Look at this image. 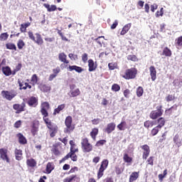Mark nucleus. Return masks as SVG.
<instances>
[{
    "label": "nucleus",
    "mask_w": 182,
    "mask_h": 182,
    "mask_svg": "<svg viewBox=\"0 0 182 182\" xmlns=\"http://www.w3.org/2000/svg\"><path fill=\"white\" fill-rule=\"evenodd\" d=\"M81 149L83 153H90L93 150V146L89 143L87 138H84L81 141Z\"/></svg>",
    "instance_id": "1"
},
{
    "label": "nucleus",
    "mask_w": 182,
    "mask_h": 182,
    "mask_svg": "<svg viewBox=\"0 0 182 182\" xmlns=\"http://www.w3.org/2000/svg\"><path fill=\"white\" fill-rule=\"evenodd\" d=\"M73 119L72 117L68 116L65 118V124L66 126V129H64V132L70 133V132H73L75 130V125L72 124Z\"/></svg>",
    "instance_id": "2"
},
{
    "label": "nucleus",
    "mask_w": 182,
    "mask_h": 182,
    "mask_svg": "<svg viewBox=\"0 0 182 182\" xmlns=\"http://www.w3.org/2000/svg\"><path fill=\"white\" fill-rule=\"evenodd\" d=\"M163 106H158L156 107V110L151 111L150 113L149 117L153 120H156L157 117H160L163 116V112H164L163 109Z\"/></svg>",
    "instance_id": "3"
},
{
    "label": "nucleus",
    "mask_w": 182,
    "mask_h": 182,
    "mask_svg": "<svg viewBox=\"0 0 182 182\" xmlns=\"http://www.w3.org/2000/svg\"><path fill=\"white\" fill-rule=\"evenodd\" d=\"M18 95V92L15 90H11V91H1V96L4 97V99H6V100H9L11 102L14 97H15Z\"/></svg>",
    "instance_id": "4"
},
{
    "label": "nucleus",
    "mask_w": 182,
    "mask_h": 182,
    "mask_svg": "<svg viewBox=\"0 0 182 182\" xmlns=\"http://www.w3.org/2000/svg\"><path fill=\"white\" fill-rule=\"evenodd\" d=\"M108 166H109V161H107V159H105L102 161L101 166L97 172L98 178H102V177H103V173L105 172V170L107 168Z\"/></svg>",
    "instance_id": "5"
},
{
    "label": "nucleus",
    "mask_w": 182,
    "mask_h": 182,
    "mask_svg": "<svg viewBox=\"0 0 182 182\" xmlns=\"http://www.w3.org/2000/svg\"><path fill=\"white\" fill-rule=\"evenodd\" d=\"M137 75V70L136 68H130L125 71V75H123L124 79H134Z\"/></svg>",
    "instance_id": "6"
},
{
    "label": "nucleus",
    "mask_w": 182,
    "mask_h": 182,
    "mask_svg": "<svg viewBox=\"0 0 182 182\" xmlns=\"http://www.w3.org/2000/svg\"><path fill=\"white\" fill-rule=\"evenodd\" d=\"M141 149L144 150L142 159L143 160H147V157L150 156V146L149 145L145 144L141 146Z\"/></svg>",
    "instance_id": "7"
},
{
    "label": "nucleus",
    "mask_w": 182,
    "mask_h": 182,
    "mask_svg": "<svg viewBox=\"0 0 182 182\" xmlns=\"http://www.w3.org/2000/svg\"><path fill=\"white\" fill-rule=\"evenodd\" d=\"M0 159H2L4 161L9 163V157H8V149L1 148L0 149Z\"/></svg>",
    "instance_id": "8"
},
{
    "label": "nucleus",
    "mask_w": 182,
    "mask_h": 182,
    "mask_svg": "<svg viewBox=\"0 0 182 182\" xmlns=\"http://www.w3.org/2000/svg\"><path fill=\"white\" fill-rule=\"evenodd\" d=\"M39 132V122L34 121L31 125V134L33 136H36Z\"/></svg>",
    "instance_id": "9"
},
{
    "label": "nucleus",
    "mask_w": 182,
    "mask_h": 182,
    "mask_svg": "<svg viewBox=\"0 0 182 182\" xmlns=\"http://www.w3.org/2000/svg\"><path fill=\"white\" fill-rule=\"evenodd\" d=\"M80 179L76 175H71L63 179V182H80Z\"/></svg>",
    "instance_id": "10"
},
{
    "label": "nucleus",
    "mask_w": 182,
    "mask_h": 182,
    "mask_svg": "<svg viewBox=\"0 0 182 182\" xmlns=\"http://www.w3.org/2000/svg\"><path fill=\"white\" fill-rule=\"evenodd\" d=\"M68 159H71L73 161H77V156L75 154V153H68L63 159L61 161H65V160H68Z\"/></svg>",
    "instance_id": "11"
},
{
    "label": "nucleus",
    "mask_w": 182,
    "mask_h": 182,
    "mask_svg": "<svg viewBox=\"0 0 182 182\" xmlns=\"http://www.w3.org/2000/svg\"><path fill=\"white\" fill-rule=\"evenodd\" d=\"M150 76L152 82H154L156 79H157V71L156 70V68L154 66H151L149 68Z\"/></svg>",
    "instance_id": "12"
},
{
    "label": "nucleus",
    "mask_w": 182,
    "mask_h": 182,
    "mask_svg": "<svg viewBox=\"0 0 182 182\" xmlns=\"http://www.w3.org/2000/svg\"><path fill=\"white\" fill-rule=\"evenodd\" d=\"M27 104L31 107H36V106H38V98L35 97H30L27 102Z\"/></svg>",
    "instance_id": "13"
},
{
    "label": "nucleus",
    "mask_w": 182,
    "mask_h": 182,
    "mask_svg": "<svg viewBox=\"0 0 182 182\" xmlns=\"http://www.w3.org/2000/svg\"><path fill=\"white\" fill-rule=\"evenodd\" d=\"M68 70L70 72H73V70H75L77 73H82L85 70L77 65H69Z\"/></svg>",
    "instance_id": "14"
},
{
    "label": "nucleus",
    "mask_w": 182,
    "mask_h": 182,
    "mask_svg": "<svg viewBox=\"0 0 182 182\" xmlns=\"http://www.w3.org/2000/svg\"><path fill=\"white\" fill-rule=\"evenodd\" d=\"M13 108L14 110H17L16 113H21V112H23L25 109V104L23 102L21 105L15 104L13 105Z\"/></svg>",
    "instance_id": "15"
},
{
    "label": "nucleus",
    "mask_w": 182,
    "mask_h": 182,
    "mask_svg": "<svg viewBox=\"0 0 182 182\" xmlns=\"http://www.w3.org/2000/svg\"><path fill=\"white\" fill-rule=\"evenodd\" d=\"M35 35H36V38H35V41H33V42H34L35 43L39 46L43 45V38H42V36H41L39 33H36Z\"/></svg>",
    "instance_id": "16"
},
{
    "label": "nucleus",
    "mask_w": 182,
    "mask_h": 182,
    "mask_svg": "<svg viewBox=\"0 0 182 182\" xmlns=\"http://www.w3.org/2000/svg\"><path fill=\"white\" fill-rule=\"evenodd\" d=\"M68 55L65 54V53H60L58 54V59L60 62H63V63H69V60H67Z\"/></svg>",
    "instance_id": "17"
},
{
    "label": "nucleus",
    "mask_w": 182,
    "mask_h": 182,
    "mask_svg": "<svg viewBox=\"0 0 182 182\" xmlns=\"http://www.w3.org/2000/svg\"><path fill=\"white\" fill-rule=\"evenodd\" d=\"M114 129H116V124L109 123L107 124L105 132H107L108 134H110V133H112V132H113Z\"/></svg>",
    "instance_id": "18"
},
{
    "label": "nucleus",
    "mask_w": 182,
    "mask_h": 182,
    "mask_svg": "<svg viewBox=\"0 0 182 182\" xmlns=\"http://www.w3.org/2000/svg\"><path fill=\"white\" fill-rule=\"evenodd\" d=\"M88 68H89V72H93L96 70V68H97L96 65H95V61L93 60L90 59L88 60Z\"/></svg>",
    "instance_id": "19"
},
{
    "label": "nucleus",
    "mask_w": 182,
    "mask_h": 182,
    "mask_svg": "<svg viewBox=\"0 0 182 182\" xmlns=\"http://www.w3.org/2000/svg\"><path fill=\"white\" fill-rule=\"evenodd\" d=\"M130 28H132V23H128V24L125 25L123 27V28L120 33V35H122V36L126 35L130 30Z\"/></svg>",
    "instance_id": "20"
},
{
    "label": "nucleus",
    "mask_w": 182,
    "mask_h": 182,
    "mask_svg": "<svg viewBox=\"0 0 182 182\" xmlns=\"http://www.w3.org/2000/svg\"><path fill=\"white\" fill-rule=\"evenodd\" d=\"M2 72L5 76H11L12 75V71L11 70V68L9 66L3 67Z\"/></svg>",
    "instance_id": "21"
},
{
    "label": "nucleus",
    "mask_w": 182,
    "mask_h": 182,
    "mask_svg": "<svg viewBox=\"0 0 182 182\" xmlns=\"http://www.w3.org/2000/svg\"><path fill=\"white\" fill-rule=\"evenodd\" d=\"M55 168V166H53V163L48 162L46 166V173L47 174H50L52 173V171H53Z\"/></svg>",
    "instance_id": "22"
},
{
    "label": "nucleus",
    "mask_w": 182,
    "mask_h": 182,
    "mask_svg": "<svg viewBox=\"0 0 182 182\" xmlns=\"http://www.w3.org/2000/svg\"><path fill=\"white\" fill-rule=\"evenodd\" d=\"M17 137H18V141L20 144H26L27 143L26 138L23 136V134L19 133L17 134Z\"/></svg>",
    "instance_id": "23"
},
{
    "label": "nucleus",
    "mask_w": 182,
    "mask_h": 182,
    "mask_svg": "<svg viewBox=\"0 0 182 182\" xmlns=\"http://www.w3.org/2000/svg\"><path fill=\"white\" fill-rule=\"evenodd\" d=\"M26 164L28 167H36V161L34 159H27Z\"/></svg>",
    "instance_id": "24"
},
{
    "label": "nucleus",
    "mask_w": 182,
    "mask_h": 182,
    "mask_svg": "<svg viewBox=\"0 0 182 182\" xmlns=\"http://www.w3.org/2000/svg\"><path fill=\"white\" fill-rule=\"evenodd\" d=\"M15 156H16V160H18V161L22 160V150L20 149H15Z\"/></svg>",
    "instance_id": "25"
},
{
    "label": "nucleus",
    "mask_w": 182,
    "mask_h": 182,
    "mask_svg": "<svg viewBox=\"0 0 182 182\" xmlns=\"http://www.w3.org/2000/svg\"><path fill=\"white\" fill-rule=\"evenodd\" d=\"M43 6L46 8L48 12H53V11H56V6L55 5H49L48 4H44Z\"/></svg>",
    "instance_id": "26"
},
{
    "label": "nucleus",
    "mask_w": 182,
    "mask_h": 182,
    "mask_svg": "<svg viewBox=\"0 0 182 182\" xmlns=\"http://www.w3.org/2000/svg\"><path fill=\"white\" fill-rule=\"evenodd\" d=\"M157 123L158 125L156 126V127L161 129L164 126V124H166V119L163 117H161L157 119Z\"/></svg>",
    "instance_id": "27"
},
{
    "label": "nucleus",
    "mask_w": 182,
    "mask_h": 182,
    "mask_svg": "<svg viewBox=\"0 0 182 182\" xmlns=\"http://www.w3.org/2000/svg\"><path fill=\"white\" fill-rule=\"evenodd\" d=\"M139 178V173L133 172L129 176V182L136 181Z\"/></svg>",
    "instance_id": "28"
},
{
    "label": "nucleus",
    "mask_w": 182,
    "mask_h": 182,
    "mask_svg": "<svg viewBox=\"0 0 182 182\" xmlns=\"http://www.w3.org/2000/svg\"><path fill=\"white\" fill-rule=\"evenodd\" d=\"M117 129L120 131H124L125 129H127V123L123 121L119 124L117 125Z\"/></svg>",
    "instance_id": "29"
},
{
    "label": "nucleus",
    "mask_w": 182,
    "mask_h": 182,
    "mask_svg": "<svg viewBox=\"0 0 182 182\" xmlns=\"http://www.w3.org/2000/svg\"><path fill=\"white\" fill-rule=\"evenodd\" d=\"M155 124L156 122L148 120L144 122V126L146 129H149V127H153Z\"/></svg>",
    "instance_id": "30"
},
{
    "label": "nucleus",
    "mask_w": 182,
    "mask_h": 182,
    "mask_svg": "<svg viewBox=\"0 0 182 182\" xmlns=\"http://www.w3.org/2000/svg\"><path fill=\"white\" fill-rule=\"evenodd\" d=\"M63 109H65V104L58 105V107L54 109L53 114H57L60 113V112H62V110H63Z\"/></svg>",
    "instance_id": "31"
},
{
    "label": "nucleus",
    "mask_w": 182,
    "mask_h": 182,
    "mask_svg": "<svg viewBox=\"0 0 182 182\" xmlns=\"http://www.w3.org/2000/svg\"><path fill=\"white\" fill-rule=\"evenodd\" d=\"M173 142L175 143V144H176V146H178V147H180V146H181V140H180V136H178V134L174 136Z\"/></svg>",
    "instance_id": "32"
},
{
    "label": "nucleus",
    "mask_w": 182,
    "mask_h": 182,
    "mask_svg": "<svg viewBox=\"0 0 182 182\" xmlns=\"http://www.w3.org/2000/svg\"><path fill=\"white\" fill-rule=\"evenodd\" d=\"M99 133V129L97 128H94L92 129V132H90V136L93 140L96 139L97 134Z\"/></svg>",
    "instance_id": "33"
},
{
    "label": "nucleus",
    "mask_w": 182,
    "mask_h": 182,
    "mask_svg": "<svg viewBox=\"0 0 182 182\" xmlns=\"http://www.w3.org/2000/svg\"><path fill=\"white\" fill-rule=\"evenodd\" d=\"M70 97H76V96H79L80 95V90L79 88H77L74 91H70Z\"/></svg>",
    "instance_id": "34"
},
{
    "label": "nucleus",
    "mask_w": 182,
    "mask_h": 182,
    "mask_svg": "<svg viewBox=\"0 0 182 182\" xmlns=\"http://www.w3.org/2000/svg\"><path fill=\"white\" fill-rule=\"evenodd\" d=\"M163 55L165 56H171V50L167 47L164 48L163 50Z\"/></svg>",
    "instance_id": "35"
},
{
    "label": "nucleus",
    "mask_w": 182,
    "mask_h": 182,
    "mask_svg": "<svg viewBox=\"0 0 182 182\" xmlns=\"http://www.w3.org/2000/svg\"><path fill=\"white\" fill-rule=\"evenodd\" d=\"M6 48L10 49L11 50H16V46L14 43H9L6 44Z\"/></svg>",
    "instance_id": "36"
},
{
    "label": "nucleus",
    "mask_w": 182,
    "mask_h": 182,
    "mask_svg": "<svg viewBox=\"0 0 182 182\" xmlns=\"http://www.w3.org/2000/svg\"><path fill=\"white\" fill-rule=\"evenodd\" d=\"M41 90L45 92H50V86L43 85L41 86Z\"/></svg>",
    "instance_id": "37"
},
{
    "label": "nucleus",
    "mask_w": 182,
    "mask_h": 182,
    "mask_svg": "<svg viewBox=\"0 0 182 182\" xmlns=\"http://www.w3.org/2000/svg\"><path fill=\"white\" fill-rule=\"evenodd\" d=\"M123 159L125 163H130L133 160L132 157L129 156V154H124Z\"/></svg>",
    "instance_id": "38"
},
{
    "label": "nucleus",
    "mask_w": 182,
    "mask_h": 182,
    "mask_svg": "<svg viewBox=\"0 0 182 182\" xmlns=\"http://www.w3.org/2000/svg\"><path fill=\"white\" fill-rule=\"evenodd\" d=\"M47 127L50 130H52L53 132H56V130H58V126H56V124H52V122H50V124H48V126Z\"/></svg>",
    "instance_id": "39"
},
{
    "label": "nucleus",
    "mask_w": 182,
    "mask_h": 182,
    "mask_svg": "<svg viewBox=\"0 0 182 182\" xmlns=\"http://www.w3.org/2000/svg\"><path fill=\"white\" fill-rule=\"evenodd\" d=\"M160 130H161V128L155 127L151 132V136H156L159 133V132H160Z\"/></svg>",
    "instance_id": "40"
},
{
    "label": "nucleus",
    "mask_w": 182,
    "mask_h": 182,
    "mask_svg": "<svg viewBox=\"0 0 182 182\" xmlns=\"http://www.w3.org/2000/svg\"><path fill=\"white\" fill-rule=\"evenodd\" d=\"M108 68L110 70H114V69H117V63H109L108 64Z\"/></svg>",
    "instance_id": "41"
},
{
    "label": "nucleus",
    "mask_w": 182,
    "mask_h": 182,
    "mask_svg": "<svg viewBox=\"0 0 182 182\" xmlns=\"http://www.w3.org/2000/svg\"><path fill=\"white\" fill-rule=\"evenodd\" d=\"M143 92H144L143 87H139L136 89V96H138V97H141V96H143Z\"/></svg>",
    "instance_id": "42"
},
{
    "label": "nucleus",
    "mask_w": 182,
    "mask_h": 182,
    "mask_svg": "<svg viewBox=\"0 0 182 182\" xmlns=\"http://www.w3.org/2000/svg\"><path fill=\"white\" fill-rule=\"evenodd\" d=\"M17 46L18 49H23V46H25V42H23V40H18Z\"/></svg>",
    "instance_id": "43"
},
{
    "label": "nucleus",
    "mask_w": 182,
    "mask_h": 182,
    "mask_svg": "<svg viewBox=\"0 0 182 182\" xmlns=\"http://www.w3.org/2000/svg\"><path fill=\"white\" fill-rule=\"evenodd\" d=\"M9 36V35H8V33H3L0 35V41H6Z\"/></svg>",
    "instance_id": "44"
},
{
    "label": "nucleus",
    "mask_w": 182,
    "mask_h": 182,
    "mask_svg": "<svg viewBox=\"0 0 182 182\" xmlns=\"http://www.w3.org/2000/svg\"><path fill=\"white\" fill-rule=\"evenodd\" d=\"M31 82L33 85H36L38 83V75L36 74H33L31 77Z\"/></svg>",
    "instance_id": "45"
},
{
    "label": "nucleus",
    "mask_w": 182,
    "mask_h": 182,
    "mask_svg": "<svg viewBox=\"0 0 182 182\" xmlns=\"http://www.w3.org/2000/svg\"><path fill=\"white\" fill-rule=\"evenodd\" d=\"M112 90H113V92H119V90H120V85L117 84L112 85Z\"/></svg>",
    "instance_id": "46"
},
{
    "label": "nucleus",
    "mask_w": 182,
    "mask_h": 182,
    "mask_svg": "<svg viewBox=\"0 0 182 182\" xmlns=\"http://www.w3.org/2000/svg\"><path fill=\"white\" fill-rule=\"evenodd\" d=\"M78 151H79V149H77V146L76 145L70 146V153H77Z\"/></svg>",
    "instance_id": "47"
},
{
    "label": "nucleus",
    "mask_w": 182,
    "mask_h": 182,
    "mask_svg": "<svg viewBox=\"0 0 182 182\" xmlns=\"http://www.w3.org/2000/svg\"><path fill=\"white\" fill-rule=\"evenodd\" d=\"M68 58H70V59L71 60H77L78 58H77V55H75L73 53H70L68 55Z\"/></svg>",
    "instance_id": "48"
},
{
    "label": "nucleus",
    "mask_w": 182,
    "mask_h": 182,
    "mask_svg": "<svg viewBox=\"0 0 182 182\" xmlns=\"http://www.w3.org/2000/svg\"><path fill=\"white\" fill-rule=\"evenodd\" d=\"M105 143H106V140L102 139V140L97 141L95 146L97 147H100V146H103V144H105Z\"/></svg>",
    "instance_id": "49"
},
{
    "label": "nucleus",
    "mask_w": 182,
    "mask_h": 182,
    "mask_svg": "<svg viewBox=\"0 0 182 182\" xmlns=\"http://www.w3.org/2000/svg\"><path fill=\"white\" fill-rule=\"evenodd\" d=\"M154 156H150L147 159L148 164H149L150 166H154Z\"/></svg>",
    "instance_id": "50"
},
{
    "label": "nucleus",
    "mask_w": 182,
    "mask_h": 182,
    "mask_svg": "<svg viewBox=\"0 0 182 182\" xmlns=\"http://www.w3.org/2000/svg\"><path fill=\"white\" fill-rule=\"evenodd\" d=\"M41 114L44 116L43 117H48V109H45L44 108H41Z\"/></svg>",
    "instance_id": "51"
},
{
    "label": "nucleus",
    "mask_w": 182,
    "mask_h": 182,
    "mask_svg": "<svg viewBox=\"0 0 182 182\" xmlns=\"http://www.w3.org/2000/svg\"><path fill=\"white\" fill-rule=\"evenodd\" d=\"M105 38V36H99L95 39V42L100 45V48H102V41H100V38Z\"/></svg>",
    "instance_id": "52"
},
{
    "label": "nucleus",
    "mask_w": 182,
    "mask_h": 182,
    "mask_svg": "<svg viewBox=\"0 0 182 182\" xmlns=\"http://www.w3.org/2000/svg\"><path fill=\"white\" fill-rule=\"evenodd\" d=\"M28 38L31 40V41H35V36H33V33L32 31H28Z\"/></svg>",
    "instance_id": "53"
},
{
    "label": "nucleus",
    "mask_w": 182,
    "mask_h": 182,
    "mask_svg": "<svg viewBox=\"0 0 182 182\" xmlns=\"http://www.w3.org/2000/svg\"><path fill=\"white\" fill-rule=\"evenodd\" d=\"M42 109H45L46 110H48V109H49V103L48 102H43L41 105Z\"/></svg>",
    "instance_id": "54"
},
{
    "label": "nucleus",
    "mask_w": 182,
    "mask_h": 182,
    "mask_svg": "<svg viewBox=\"0 0 182 182\" xmlns=\"http://www.w3.org/2000/svg\"><path fill=\"white\" fill-rule=\"evenodd\" d=\"M82 60L84 63H86V62H87V53L82 54Z\"/></svg>",
    "instance_id": "55"
},
{
    "label": "nucleus",
    "mask_w": 182,
    "mask_h": 182,
    "mask_svg": "<svg viewBox=\"0 0 182 182\" xmlns=\"http://www.w3.org/2000/svg\"><path fill=\"white\" fill-rule=\"evenodd\" d=\"M176 45H178V46H182V36L178 38L176 40Z\"/></svg>",
    "instance_id": "56"
},
{
    "label": "nucleus",
    "mask_w": 182,
    "mask_h": 182,
    "mask_svg": "<svg viewBox=\"0 0 182 182\" xmlns=\"http://www.w3.org/2000/svg\"><path fill=\"white\" fill-rule=\"evenodd\" d=\"M100 122H102V119H100L99 118L94 119L92 120V124H99V123H100Z\"/></svg>",
    "instance_id": "57"
},
{
    "label": "nucleus",
    "mask_w": 182,
    "mask_h": 182,
    "mask_svg": "<svg viewBox=\"0 0 182 182\" xmlns=\"http://www.w3.org/2000/svg\"><path fill=\"white\" fill-rule=\"evenodd\" d=\"M21 124H22V122H21V120H18L15 122L14 127H16V129H19V127H21Z\"/></svg>",
    "instance_id": "58"
},
{
    "label": "nucleus",
    "mask_w": 182,
    "mask_h": 182,
    "mask_svg": "<svg viewBox=\"0 0 182 182\" xmlns=\"http://www.w3.org/2000/svg\"><path fill=\"white\" fill-rule=\"evenodd\" d=\"M58 140L60 141H62V143H63L65 144V146H66V144H68V138L67 137H65L63 139L59 138Z\"/></svg>",
    "instance_id": "59"
},
{
    "label": "nucleus",
    "mask_w": 182,
    "mask_h": 182,
    "mask_svg": "<svg viewBox=\"0 0 182 182\" xmlns=\"http://www.w3.org/2000/svg\"><path fill=\"white\" fill-rule=\"evenodd\" d=\"M117 25H119V21H117V20H115L113 24L111 26V29H116Z\"/></svg>",
    "instance_id": "60"
},
{
    "label": "nucleus",
    "mask_w": 182,
    "mask_h": 182,
    "mask_svg": "<svg viewBox=\"0 0 182 182\" xmlns=\"http://www.w3.org/2000/svg\"><path fill=\"white\" fill-rule=\"evenodd\" d=\"M129 95H130V90H125L124 91V97L129 98Z\"/></svg>",
    "instance_id": "61"
},
{
    "label": "nucleus",
    "mask_w": 182,
    "mask_h": 182,
    "mask_svg": "<svg viewBox=\"0 0 182 182\" xmlns=\"http://www.w3.org/2000/svg\"><path fill=\"white\" fill-rule=\"evenodd\" d=\"M163 8L161 9L160 11H157L156 16V18H159V16H163Z\"/></svg>",
    "instance_id": "62"
},
{
    "label": "nucleus",
    "mask_w": 182,
    "mask_h": 182,
    "mask_svg": "<svg viewBox=\"0 0 182 182\" xmlns=\"http://www.w3.org/2000/svg\"><path fill=\"white\" fill-rule=\"evenodd\" d=\"M158 6L157 4H154L151 6V12H154L155 9H157Z\"/></svg>",
    "instance_id": "63"
},
{
    "label": "nucleus",
    "mask_w": 182,
    "mask_h": 182,
    "mask_svg": "<svg viewBox=\"0 0 182 182\" xmlns=\"http://www.w3.org/2000/svg\"><path fill=\"white\" fill-rule=\"evenodd\" d=\"M20 31L22 33L26 32V27L23 26V24H21Z\"/></svg>",
    "instance_id": "64"
}]
</instances>
